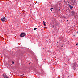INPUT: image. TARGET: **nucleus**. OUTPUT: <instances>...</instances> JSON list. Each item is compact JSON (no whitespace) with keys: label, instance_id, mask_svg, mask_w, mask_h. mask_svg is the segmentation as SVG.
Wrapping results in <instances>:
<instances>
[{"label":"nucleus","instance_id":"nucleus-1","mask_svg":"<svg viewBox=\"0 0 78 78\" xmlns=\"http://www.w3.org/2000/svg\"><path fill=\"white\" fill-rule=\"evenodd\" d=\"M75 3H76V4H77V3L75 2V0H70V4H71L72 5H73V6H74L75 5Z\"/></svg>","mask_w":78,"mask_h":78},{"label":"nucleus","instance_id":"nucleus-2","mask_svg":"<svg viewBox=\"0 0 78 78\" xmlns=\"http://www.w3.org/2000/svg\"><path fill=\"white\" fill-rule=\"evenodd\" d=\"M76 14V12H75V10H72L71 11V15L73 16H75V14Z\"/></svg>","mask_w":78,"mask_h":78},{"label":"nucleus","instance_id":"nucleus-3","mask_svg":"<svg viewBox=\"0 0 78 78\" xmlns=\"http://www.w3.org/2000/svg\"><path fill=\"white\" fill-rule=\"evenodd\" d=\"M26 35V34H25V33H23L21 34L20 35V37H24V36H25Z\"/></svg>","mask_w":78,"mask_h":78},{"label":"nucleus","instance_id":"nucleus-4","mask_svg":"<svg viewBox=\"0 0 78 78\" xmlns=\"http://www.w3.org/2000/svg\"><path fill=\"white\" fill-rule=\"evenodd\" d=\"M0 20L2 22H4V21H5V17L2 18L0 19Z\"/></svg>","mask_w":78,"mask_h":78},{"label":"nucleus","instance_id":"nucleus-5","mask_svg":"<svg viewBox=\"0 0 78 78\" xmlns=\"http://www.w3.org/2000/svg\"><path fill=\"white\" fill-rule=\"evenodd\" d=\"M77 65V63H74L73 64V67H74V68H75L76 66V65Z\"/></svg>","mask_w":78,"mask_h":78},{"label":"nucleus","instance_id":"nucleus-6","mask_svg":"<svg viewBox=\"0 0 78 78\" xmlns=\"http://www.w3.org/2000/svg\"><path fill=\"white\" fill-rule=\"evenodd\" d=\"M3 75L5 78H8V77L7 76V75H6L5 74H4Z\"/></svg>","mask_w":78,"mask_h":78},{"label":"nucleus","instance_id":"nucleus-7","mask_svg":"<svg viewBox=\"0 0 78 78\" xmlns=\"http://www.w3.org/2000/svg\"><path fill=\"white\" fill-rule=\"evenodd\" d=\"M69 7L70 8L71 10H72V8H73V6H71V5H69Z\"/></svg>","mask_w":78,"mask_h":78},{"label":"nucleus","instance_id":"nucleus-8","mask_svg":"<svg viewBox=\"0 0 78 78\" xmlns=\"http://www.w3.org/2000/svg\"><path fill=\"white\" fill-rule=\"evenodd\" d=\"M60 40V41H62V39H63V37H60L59 38Z\"/></svg>","mask_w":78,"mask_h":78},{"label":"nucleus","instance_id":"nucleus-9","mask_svg":"<svg viewBox=\"0 0 78 78\" xmlns=\"http://www.w3.org/2000/svg\"><path fill=\"white\" fill-rule=\"evenodd\" d=\"M43 25L44 26H46V24H45V21H43Z\"/></svg>","mask_w":78,"mask_h":78},{"label":"nucleus","instance_id":"nucleus-10","mask_svg":"<svg viewBox=\"0 0 78 78\" xmlns=\"http://www.w3.org/2000/svg\"><path fill=\"white\" fill-rule=\"evenodd\" d=\"M53 9V8H51L50 9L52 11V9Z\"/></svg>","mask_w":78,"mask_h":78},{"label":"nucleus","instance_id":"nucleus-11","mask_svg":"<svg viewBox=\"0 0 78 78\" xmlns=\"http://www.w3.org/2000/svg\"><path fill=\"white\" fill-rule=\"evenodd\" d=\"M36 29H37V28H35L34 29V30H36Z\"/></svg>","mask_w":78,"mask_h":78},{"label":"nucleus","instance_id":"nucleus-12","mask_svg":"<svg viewBox=\"0 0 78 78\" xmlns=\"http://www.w3.org/2000/svg\"><path fill=\"white\" fill-rule=\"evenodd\" d=\"M25 75V74H23L22 75H21V76H22L23 75Z\"/></svg>","mask_w":78,"mask_h":78},{"label":"nucleus","instance_id":"nucleus-13","mask_svg":"<svg viewBox=\"0 0 78 78\" xmlns=\"http://www.w3.org/2000/svg\"><path fill=\"white\" fill-rule=\"evenodd\" d=\"M68 5H69V2H68Z\"/></svg>","mask_w":78,"mask_h":78},{"label":"nucleus","instance_id":"nucleus-14","mask_svg":"<svg viewBox=\"0 0 78 78\" xmlns=\"http://www.w3.org/2000/svg\"><path fill=\"white\" fill-rule=\"evenodd\" d=\"M65 2V3H67V2H66V1H64Z\"/></svg>","mask_w":78,"mask_h":78},{"label":"nucleus","instance_id":"nucleus-15","mask_svg":"<svg viewBox=\"0 0 78 78\" xmlns=\"http://www.w3.org/2000/svg\"><path fill=\"white\" fill-rule=\"evenodd\" d=\"M78 45V44H76V45Z\"/></svg>","mask_w":78,"mask_h":78},{"label":"nucleus","instance_id":"nucleus-16","mask_svg":"<svg viewBox=\"0 0 78 78\" xmlns=\"http://www.w3.org/2000/svg\"><path fill=\"white\" fill-rule=\"evenodd\" d=\"M12 64H14V62H12Z\"/></svg>","mask_w":78,"mask_h":78},{"label":"nucleus","instance_id":"nucleus-17","mask_svg":"<svg viewBox=\"0 0 78 78\" xmlns=\"http://www.w3.org/2000/svg\"><path fill=\"white\" fill-rule=\"evenodd\" d=\"M77 33H78V31H77Z\"/></svg>","mask_w":78,"mask_h":78},{"label":"nucleus","instance_id":"nucleus-18","mask_svg":"<svg viewBox=\"0 0 78 78\" xmlns=\"http://www.w3.org/2000/svg\"><path fill=\"white\" fill-rule=\"evenodd\" d=\"M68 41V42H69V41Z\"/></svg>","mask_w":78,"mask_h":78},{"label":"nucleus","instance_id":"nucleus-19","mask_svg":"<svg viewBox=\"0 0 78 78\" xmlns=\"http://www.w3.org/2000/svg\"><path fill=\"white\" fill-rule=\"evenodd\" d=\"M52 27H54V26H53Z\"/></svg>","mask_w":78,"mask_h":78}]
</instances>
